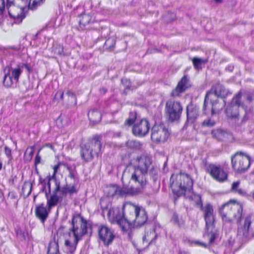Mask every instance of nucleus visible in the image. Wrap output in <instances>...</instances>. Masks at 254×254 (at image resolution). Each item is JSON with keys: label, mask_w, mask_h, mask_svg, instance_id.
I'll return each mask as SVG.
<instances>
[{"label": "nucleus", "mask_w": 254, "mask_h": 254, "mask_svg": "<svg viewBox=\"0 0 254 254\" xmlns=\"http://www.w3.org/2000/svg\"><path fill=\"white\" fill-rule=\"evenodd\" d=\"M137 166L129 165L123 172V178H130V181L138 184L141 188H144L147 184L146 176L148 174L156 180L158 174L157 168L153 165L151 156L142 155L137 158Z\"/></svg>", "instance_id": "obj_1"}, {"label": "nucleus", "mask_w": 254, "mask_h": 254, "mask_svg": "<svg viewBox=\"0 0 254 254\" xmlns=\"http://www.w3.org/2000/svg\"><path fill=\"white\" fill-rule=\"evenodd\" d=\"M123 215L126 221L125 223L130 239L132 236V226L140 227L145 224L148 219L147 213L141 206L136 205L130 202H126L123 206Z\"/></svg>", "instance_id": "obj_2"}, {"label": "nucleus", "mask_w": 254, "mask_h": 254, "mask_svg": "<svg viewBox=\"0 0 254 254\" xmlns=\"http://www.w3.org/2000/svg\"><path fill=\"white\" fill-rule=\"evenodd\" d=\"M71 224V232L74 238L73 243L68 240L65 241L66 253L70 254L74 253L78 242L87 234L88 226L87 220L79 214L73 216Z\"/></svg>", "instance_id": "obj_3"}, {"label": "nucleus", "mask_w": 254, "mask_h": 254, "mask_svg": "<svg viewBox=\"0 0 254 254\" xmlns=\"http://www.w3.org/2000/svg\"><path fill=\"white\" fill-rule=\"evenodd\" d=\"M170 183L173 193L178 196L192 190L193 181L188 174L180 172L178 174H173L170 178Z\"/></svg>", "instance_id": "obj_4"}, {"label": "nucleus", "mask_w": 254, "mask_h": 254, "mask_svg": "<svg viewBox=\"0 0 254 254\" xmlns=\"http://www.w3.org/2000/svg\"><path fill=\"white\" fill-rule=\"evenodd\" d=\"M101 139L100 136L95 135L88 142L80 145V157L84 162H90L95 156L98 157L101 154Z\"/></svg>", "instance_id": "obj_5"}, {"label": "nucleus", "mask_w": 254, "mask_h": 254, "mask_svg": "<svg viewBox=\"0 0 254 254\" xmlns=\"http://www.w3.org/2000/svg\"><path fill=\"white\" fill-rule=\"evenodd\" d=\"M242 206L232 200L225 203L219 209L223 220L229 223L235 220L239 223L242 217Z\"/></svg>", "instance_id": "obj_6"}, {"label": "nucleus", "mask_w": 254, "mask_h": 254, "mask_svg": "<svg viewBox=\"0 0 254 254\" xmlns=\"http://www.w3.org/2000/svg\"><path fill=\"white\" fill-rule=\"evenodd\" d=\"M28 4V0H7L6 7L15 23H20L25 17L24 10Z\"/></svg>", "instance_id": "obj_7"}, {"label": "nucleus", "mask_w": 254, "mask_h": 254, "mask_svg": "<svg viewBox=\"0 0 254 254\" xmlns=\"http://www.w3.org/2000/svg\"><path fill=\"white\" fill-rule=\"evenodd\" d=\"M237 237L244 242L254 237V216L249 215L245 218L243 226L238 228Z\"/></svg>", "instance_id": "obj_8"}, {"label": "nucleus", "mask_w": 254, "mask_h": 254, "mask_svg": "<svg viewBox=\"0 0 254 254\" xmlns=\"http://www.w3.org/2000/svg\"><path fill=\"white\" fill-rule=\"evenodd\" d=\"M123 175H122V182L123 187L122 188H119L116 186H113L110 190V194L112 197L116 195L123 196L125 195H134L139 193L141 191V190L144 188L136 184L139 187L136 188L132 186L129 187L125 184L124 182Z\"/></svg>", "instance_id": "obj_9"}, {"label": "nucleus", "mask_w": 254, "mask_h": 254, "mask_svg": "<svg viewBox=\"0 0 254 254\" xmlns=\"http://www.w3.org/2000/svg\"><path fill=\"white\" fill-rule=\"evenodd\" d=\"M183 107L179 101L169 100L165 105V112L169 121L174 122L178 120L182 113Z\"/></svg>", "instance_id": "obj_10"}, {"label": "nucleus", "mask_w": 254, "mask_h": 254, "mask_svg": "<svg viewBox=\"0 0 254 254\" xmlns=\"http://www.w3.org/2000/svg\"><path fill=\"white\" fill-rule=\"evenodd\" d=\"M233 168L237 172L242 173L247 170L250 166V158L243 156L241 152H237L231 157Z\"/></svg>", "instance_id": "obj_11"}, {"label": "nucleus", "mask_w": 254, "mask_h": 254, "mask_svg": "<svg viewBox=\"0 0 254 254\" xmlns=\"http://www.w3.org/2000/svg\"><path fill=\"white\" fill-rule=\"evenodd\" d=\"M151 131V139L154 142H164L169 136L168 128L163 124H155Z\"/></svg>", "instance_id": "obj_12"}, {"label": "nucleus", "mask_w": 254, "mask_h": 254, "mask_svg": "<svg viewBox=\"0 0 254 254\" xmlns=\"http://www.w3.org/2000/svg\"><path fill=\"white\" fill-rule=\"evenodd\" d=\"M242 94L238 93L232 99L230 104L227 107L225 113L228 118L236 121L238 119L239 107L242 105L241 102Z\"/></svg>", "instance_id": "obj_13"}, {"label": "nucleus", "mask_w": 254, "mask_h": 254, "mask_svg": "<svg viewBox=\"0 0 254 254\" xmlns=\"http://www.w3.org/2000/svg\"><path fill=\"white\" fill-rule=\"evenodd\" d=\"M207 170L214 180L219 182H223L227 179V174L220 166L210 164L208 166Z\"/></svg>", "instance_id": "obj_14"}, {"label": "nucleus", "mask_w": 254, "mask_h": 254, "mask_svg": "<svg viewBox=\"0 0 254 254\" xmlns=\"http://www.w3.org/2000/svg\"><path fill=\"white\" fill-rule=\"evenodd\" d=\"M149 129V121L146 119H142L133 125L132 131L134 135L143 137L148 133Z\"/></svg>", "instance_id": "obj_15"}, {"label": "nucleus", "mask_w": 254, "mask_h": 254, "mask_svg": "<svg viewBox=\"0 0 254 254\" xmlns=\"http://www.w3.org/2000/svg\"><path fill=\"white\" fill-rule=\"evenodd\" d=\"M108 216L110 221L116 222L122 229L124 231L127 230V227L125 223L126 221L124 218L123 213L121 215L120 210L118 208H110L108 212Z\"/></svg>", "instance_id": "obj_16"}, {"label": "nucleus", "mask_w": 254, "mask_h": 254, "mask_svg": "<svg viewBox=\"0 0 254 254\" xmlns=\"http://www.w3.org/2000/svg\"><path fill=\"white\" fill-rule=\"evenodd\" d=\"M99 238L106 246L110 245L115 238L113 231L106 225H102L98 229Z\"/></svg>", "instance_id": "obj_17"}, {"label": "nucleus", "mask_w": 254, "mask_h": 254, "mask_svg": "<svg viewBox=\"0 0 254 254\" xmlns=\"http://www.w3.org/2000/svg\"><path fill=\"white\" fill-rule=\"evenodd\" d=\"M190 79L188 75H185L178 82L176 88L172 91L171 95L173 97H177L184 92L190 87Z\"/></svg>", "instance_id": "obj_18"}, {"label": "nucleus", "mask_w": 254, "mask_h": 254, "mask_svg": "<svg viewBox=\"0 0 254 254\" xmlns=\"http://www.w3.org/2000/svg\"><path fill=\"white\" fill-rule=\"evenodd\" d=\"M55 188L53 191V194L50 196V198L47 200V206L49 209L56 206L59 200V197L57 193L60 190V182L58 179H53Z\"/></svg>", "instance_id": "obj_19"}, {"label": "nucleus", "mask_w": 254, "mask_h": 254, "mask_svg": "<svg viewBox=\"0 0 254 254\" xmlns=\"http://www.w3.org/2000/svg\"><path fill=\"white\" fill-rule=\"evenodd\" d=\"M199 116V108L191 103H190L187 107V122L190 124H193Z\"/></svg>", "instance_id": "obj_20"}, {"label": "nucleus", "mask_w": 254, "mask_h": 254, "mask_svg": "<svg viewBox=\"0 0 254 254\" xmlns=\"http://www.w3.org/2000/svg\"><path fill=\"white\" fill-rule=\"evenodd\" d=\"M209 92H211L210 94L214 93L216 97L223 99L228 94H231L228 89H226L223 85L219 83L213 85Z\"/></svg>", "instance_id": "obj_21"}, {"label": "nucleus", "mask_w": 254, "mask_h": 254, "mask_svg": "<svg viewBox=\"0 0 254 254\" xmlns=\"http://www.w3.org/2000/svg\"><path fill=\"white\" fill-rule=\"evenodd\" d=\"M35 215L42 223H44L47 219L49 212L44 204H41L35 207Z\"/></svg>", "instance_id": "obj_22"}, {"label": "nucleus", "mask_w": 254, "mask_h": 254, "mask_svg": "<svg viewBox=\"0 0 254 254\" xmlns=\"http://www.w3.org/2000/svg\"><path fill=\"white\" fill-rule=\"evenodd\" d=\"M79 20V24L81 29H83L84 27L95 21V18L89 14L82 13L80 16Z\"/></svg>", "instance_id": "obj_23"}, {"label": "nucleus", "mask_w": 254, "mask_h": 254, "mask_svg": "<svg viewBox=\"0 0 254 254\" xmlns=\"http://www.w3.org/2000/svg\"><path fill=\"white\" fill-rule=\"evenodd\" d=\"M77 184L73 183L69 186L67 184L62 188L60 187V190L59 191L63 195L65 196L67 194L71 195L74 193H77L78 190L76 188V186Z\"/></svg>", "instance_id": "obj_24"}, {"label": "nucleus", "mask_w": 254, "mask_h": 254, "mask_svg": "<svg viewBox=\"0 0 254 254\" xmlns=\"http://www.w3.org/2000/svg\"><path fill=\"white\" fill-rule=\"evenodd\" d=\"M5 67H8L9 69L11 77L13 78V80L15 82H17L22 72L21 66H20V64H17L15 67H12L9 65H7Z\"/></svg>", "instance_id": "obj_25"}, {"label": "nucleus", "mask_w": 254, "mask_h": 254, "mask_svg": "<svg viewBox=\"0 0 254 254\" xmlns=\"http://www.w3.org/2000/svg\"><path fill=\"white\" fill-rule=\"evenodd\" d=\"M88 117L91 123L93 124H97L101 120V114L96 109H93L89 111Z\"/></svg>", "instance_id": "obj_26"}, {"label": "nucleus", "mask_w": 254, "mask_h": 254, "mask_svg": "<svg viewBox=\"0 0 254 254\" xmlns=\"http://www.w3.org/2000/svg\"><path fill=\"white\" fill-rule=\"evenodd\" d=\"M4 76L3 80V84L4 86L9 87L13 84V78L11 77L10 70L8 67L3 69Z\"/></svg>", "instance_id": "obj_27"}, {"label": "nucleus", "mask_w": 254, "mask_h": 254, "mask_svg": "<svg viewBox=\"0 0 254 254\" xmlns=\"http://www.w3.org/2000/svg\"><path fill=\"white\" fill-rule=\"evenodd\" d=\"M211 113L212 115L215 114L217 112L221 111L224 106L226 105V102L224 100L223 104L220 105L218 103V101L216 100L211 102Z\"/></svg>", "instance_id": "obj_28"}, {"label": "nucleus", "mask_w": 254, "mask_h": 254, "mask_svg": "<svg viewBox=\"0 0 254 254\" xmlns=\"http://www.w3.org/2000/svg\"><path fill=\"white\" fill-rule=\"evenodd\" d=\"M32 184L29 182H25L22 188V193L24 197H27L31 193Z\"/></svg>", "instance_id": "obj_29"}, {"label": "nucleus", "mask_w": 254, "mask_h": 254, "mask_svg": "<svg viewBox=\"0 0 254 254\" xmlns=\"http://www.w3.org/2000/svg\"><path fill=\"white\" fill-rule=\"evenodd\" d=\"M67 170L68 171V177L73 180L74 184H77L79 182V178L77 176V173L75 170V167H71L69 166L67 167Z\"/></svg>", "instance_id": "obj_30"}, {"label": "nucleus", "mask_w": 254, "mask_h": 254, "mask_svg": "<svg viewBox=\"0 0 254 254\" xmlns=\"http://www.w3.org/2000/svg\"><path fill=\"white\" fill-rule=\"evenodd\" d=\"M59 253V245L56 241L51 242L48 249V254H58Z\"/></svg>", "instance_id": "obj_31"}, {"label": "nucleus", "mask_w": 254, "mask_h": 254, "mask_svg": "<svg viewBox=\"0 0 254 254\" xmlns=\"http://www.w3.org/2000/svg\"><path fill=\"white\" fill-rule=\"evenodd\" d=\"M205 221V228L206 230L208 231L209 229H214V215L210 216L204 217Z\"/></svg>", "instance_id": "obj_32"}, {"label": "nucleus", "mask_w": 254, "mask_h": 254, "mask_svg": "<svg viewBox=\"0 0 254 254\" xmlns=\"http://www.w3.org/2000/svg\"><path fill=\"white\" fill-rule=\"evenodd\" d=\"M137 119V113L135 111H131L129 112V117L126 120L125 125L130 126L133 125Z\"/></svg>", "instance_id": "obj_33"}, {"label": "nucleus", "mask_w": 254, "mask_h": 254, "mask_svg": "<svg viewBox=\"0 0 254 254\" xmlns=\"http://www.w3.org/2000/svg\"><path fill=\"white\" fill-rule=\"evenodd\" d=\"M157 238V235L155 233V230H152L149 234H145L143 237V241L149 242V244L152 243Z\"/></svg>", "instance_id": "obj_34"}, {"label": "nucleus", "mask_w": 254, "mask_h": 254, "mask_svg": "<svg viewBox=\"0 0 254 254\" xmlns=\"http://www.w3.org/2000/svg\"><path fill=\"white\" fill-rule=\"evenodd\" d=\"M217 236V234L215 231L213 229H209L208 231L206 230V232L205 234V236L207 237L209 239V243L210 244H212L216 239Z\"/></svg>", "instance_id": "obj_35"}, {"label": "nucleus", "mask_w": 254, "mask_h": 254, "mask_svg": "<svg viewBox=\"0 0 254 254\" xmlns=\"http://www.w3.org/2000/svg\"><path fill=\"white\" fill-rule=\"evenodd\" d=\"M127 147L131 149H139L141 144L138 141L134 140H129L126 143Z\"/></svg>", "instance_id": "obj_36"}, {"label": "nucleus", "mask_w": 254, "mask_h": 254, "mask_svg": "<svg viewBox=\"0 0 254 254\" xmlns=\"http://www.w3.org/2000/svg\"><path fill=\"white\" fill-rule=\"evenodd\" d=\"M202 210L204 212V217L214 215L213 207L210 204H206Z\"/></svg>", "instance_id": "obj_37"}, {"label": "nucleus", "mask_w": 254, "mask_h": 254, "mask_svg": "<svg viewBox=\"0 0 254 254\" xmlns=\"http://www.w3.org/2000/svg\"><path fill=\"white\" fill-rule=\"evenodd\" d=\"M171 221L174 223L178 225L179 226H181L184 224V221L182 218L180 219L178 215L176 213H174L173 214Z\"/></svg>", "instance_id": "obj_38"}, {"label": "nucleus", "mask_w": 254, "mask_h": 254, "mask_svg": "<svg viewBox=\"0 0 254 254\" xmlns=\"http://www.w3.org/2000/svg\"><path fill=\"white\" fill-rule=\"evenodd\" d=\"M115 40L113 38H109L104 43V47L107 49H112L115 45Z\"/></svg>", "instance_id": "obj_39"}, {"label": "nucleus", "mask_w": 254, "mask_h": 254, "mask_svg": "<svg viewBox=\"0 0 254 254\" xmlns=\"http://www.w3.org/2000/svg\"><path fill=\"white\" fill-rule=\"evenodd\" d=\"M192 61L195 68H198L202 63H205L207 62L197 57L193 58Z\"/></svg>", "instance_id": "obj_40"}, {"label": "nucleus", "mask_w": 254, "mask_h": 254, "mask_svg": "<svg viewBox=\"0 0 254 254\" xmlns=\"http://www.w3.org/2000/svg\"><path fill=\"white\" fill-rule=\"evenodd\" d=\"M53 52L55 54L58 55L61 57L64 55L63 47L61 46H58L54 48Z\"/></svg>", "instance_id": "obj_41"}, {"label": "nucleus", "mask_w": 254, "mask_h": 254, "mask_svg": "<svg viewBox=\"0 0 254 254\" xmlns=\"http://www.w3.org/2000/svg\"><path fill=\"white\" fill-rule=\"evenodd\" d=\"M215 125V122L214 120L211 119L205 120L202 123V126L206 127H212L214 126Z\"/></svg>", "instance_id": "obj_42"}, {"label": "nucleus", "mask_w": 254, "mask_h": 254, "mask_svg": "<svg viewBox=\"0 0 254 254\" xmlns=\"http://www.w3.org/2000/svg\"><path fill=\"white\" fill-rule=\"evenodd\" d=\"M248 117L247 114L246 113H245V115L240 120L238 118V119H236V121L235 122L238 126H240L244 124L248 120Z\"/></svg>", "instance_id": "obj_43"}, {"label": "nucleus", "mask_w": 254, "mask_h": 254, "mask_svg": "<svg viewBox=\"0 0 254 254\" xmlns=\"http://www.w3.org/2000/svg\"><path fill=\"white\" fill-rule=\"evenodd\" d=\"M210 92H208L206 93L205 97L204 103H203V112L204 114H207V101L208 99V96H209V95H210Z\"/></svg>", "instance_id": "obj_44"}, {"label": "nucleus", "mask_w": 254, "mask_h": 254, "mask_svg": "<svg viewBox=\"0 0 254 254\" xmlns=\"http://www.w3.org/2000/svg\"><path fill=\"white\" fill-rule=\"evenodd\" d=\"M225 132L221 129H217L215 131H212L211 133L218 139H220V136L223 135Z\"/></svg>", "instance_id": "obj_45"}, {"label": "nucleus", "mask_w": 254, "mask_h": 254, "mask_svg": "<svg viewBox=\"0 0 254 254\" xmlns=\"http://www.w3.org/2000/svg\"><path fill=\"white\" fill-rule=\"evenodd\" d=\"M66 94L69 97H70L71 98V99L73 100V101L74 102V104H76V96H75V95L74 94V93L73 92H72V91H70V90H68L66 92Z\"/></svg>", "instance_id": "obj_46"}, {"label": "nucleus", "mask_w": 254, "mask_h": 254, "mask_svg": "<svg viewBox=\"0 0 254 254\" xmlns=\"http://www.w3.org/2000/svg\"><path fill=\"white\" fill-rule=\"evenodd\" d=\"M240 184V181H236L233 183L232 185V188L231 190L232 191L236 192L237 190H238L239 189V186Z\"/></svg>", "instance_id": "obj_47"}, {"label": "nucleus", "mask_w": 254, "mask_h": 254, "mask_svg": "<svg viewBox=\"0 0 254 254\" xmlns=\"http://www.w3.org/2000/svg\"><path fill=\"white\" fill-rule=\"evenodd\" d=\"M4 153L7 158H8L9 159H11V158H12L11 150L10 148L5 146L4 147Z\"/></svg>", "instance_id": "obj_48"}, {"label": "nucleus", "mask_w": 254, "mask_h": 254, "mask_svg": "<svg viewBox=\"0 0 254 254\" xmlns=\"http://www.w3.org/2000/svg\"><path fill=\"white\" fill-rule=\"evenodd\" d=\"M54 178L55 179H57V178L55 176H52L49 178L48 182L47 183V187L48 188L49 193H51V183H53L54 184V181L53 180Z\"/></svg>", "instance_id": "obj_49"}, {"label": "nucleus", "mask_w": 254, "mask_h": 254, "mask_svg": "<svg viewBox=\"0 0 254 254\" xmlns=\"http://www.w3.org/2000/svg\"><path fill=\"white\" fill-rule=\"evenodd\" d=\"M236 193H238L242 196H251L250 194H247L246 192L242 189H239L238 190H237Z\"/></svg>", "instance_id": "obj_50"}, {"label": "nucleus", "mask_w": 254, "mask_h": 254, "mask_svg": "<svg viewBox=\"0 0 254 254\" xmlns=\"http://www.w3.org/2000/svg\"><path fill=\"white\" fill-rule=\"evenodd\" d=\"M34 149L33 148L31 147L30 148V150L29 151H28L27 150L26 153L27 154V155L28 157V160H30L34 154Z\"/></svg>", "instance_id": "obj_51"}, {"label": "nucleus", "mask_w": 254, "mask_h": 254, "mask_svg": "<svg viewBox=\"0 0 254 254\" xmlns=\"http://www.w3.org/2000/svg\"><path fill=\"white\" fill-rule=\"evenodd\" d=\"M45 0H33L32 6L35 7L41 5Z\"/></svg>", "instance_id": "obj_52"}, {"label": "nucleus", "mask_w": 254, "mask_h": 254, "mask_svg": "<svg viewBox=\"0 0 254 254\" xmlns=\"http://www.w3.org/2000/svg\"><path fill=\"white\" fill-rule=\"evenodd\" d=\"M5 8L4 0H0V15L2 14Z\"/></svg>", "instance_id": "obj_53"}, {"label": "nucleus", "mask_w": 254, "mask_h": 254, "mask_svg": "<svg viewBox=\"0 0 254 254\" xmlns=\"http://www.w3.org/2000/svg\"><path fill=\"white\" fill-rule=\"evenodd\" d=\"M20 64V66H21V69L24 67L27 69V70L28 71V72L30 73L31 71V69L28 64L22 63V64Z\"/></svg>", "instance_id": "obj_54"}, {"label": "nucleus", "mask_w": 254, "mask_h": 254, "mask_svg": "<svg viewBox=\"0 0 254 254\" xmlns=\"http://www.w3.org/2000/svg\"><path fill=\"white\" fill-rule=\"evenodd\" d=\"M57 125L60 127H63L64 124H63V119L61 116H59L56 121Z\"/></svg>", "instance_id": "obj_55"}, {"label": "nucleus", "mask_w": 254, "mask_h": 254, "mask_svg": "<svg viewBox=\"0 0 254 254\" xmlns=\"http://www.w3.org/2000/svg\"><path fill=\"white\" fill-rule=\"evenodd\" d=\"M17 196V194L15 192L11 191L8 193V197L11 199H16Z\"/></svg>", "instance_id": "obj_56"}, {"label": "nucleus", "mask_w": 254, "mask_h": 254, "mask_svg": "<svg viewBox=\"0 0 254 254\" xmlns=\"http://www.w3.org/2000/svg\"><path fill=\"white\" fill-rule=\"evenodd\" d=\"M41 161V157L39 156V154L38 153L35 159V165L36 166L38 164L40 163Z\"/></svg>", "instance_id": "obj_57"}, {"label": "nucleus", "mask_w": 254, "mask_h": 254, "mask_svg": "<svg viewBox=\"0 0 254 254\" xmlns=\"http://www.w3.org/2000/svg\"><path fill=\"white\" fill-rule=\"evenodd\" d=\"M121 81H122V83L123 84L126 85L127 87H128L129 86V81L128 79H126V78L122 79Z\"/></svg>", "instance_id": "obj_58"}, {"label": "nucleus", "mask_w": 254, "mask_h": 254, "mask_svg": "<svg viewBox=\"0 0 254 254\" xmlns=\"http://www.w3.org/2000/svg\"><path fill=\"white\" fill-rule=\"evenodd\" d=\"M99 92L101 94H105L107 92V89L105 87H102L99 89Z\"/></svg>", "instance_id": "obj_59"}, {"label": "nucleus", "mask_w": 254, "mask_h": 254, "mask_svg": "<svg viewBox=\"0 0 254 254\" xmlns=\"http://www.w3.org/2000/svg\"><path fill=\"white\" fill-rule=\"evenodd\" d=\"M43 147H47L48 148H51L52 150H53V151H54V146H53V145L51 143H46L45 144Z\"/></svg>", "instance_id": "obj_60"}, {"label": "nucleus", "mask_w": 254, "mask_h": 254, "mask_svg": "<svg viewBox=\"0 0 254 254\" xmlns=\"http://www.w3.org/2000/svg\"><path fill=\"white\" fill-rule=\"evenodd\" d=\"M42 191H43V192H45V196H46V198L47 200H48V199H49V198H50V197H49V194H50V193H49V191H47V190H45V188H44V189H43Z\"/></svg>", "instance_id": "obj_61"}, {"label": "nucleus", "mask_w": 254, "mask_h": 254, "mask_svg": "<svg viewBox=\"0 0 254 254\" xmlns=\"http://www.w3.org/2000/svg\"><path fill=\"white\" fill-rule=\"evenodd\" d=\"M59 168V165H55L54 166V174H53V176L55 177L56 173Z\"/></svg>", "instance_id": "obj_62"}, {"label": "nucleus", "mask_w": 254, "mask_h": 254, "mask_svg": "<svg viewBox=\"0 0 254 254\" xmlns=\"http://www.w3.org/2000/svg\"><path fill=\"white\" fill-rule=\"evenodd\" d=\"M3 199V193L1 190L0 189V201Z\"/></svg>", "instance_id": "obj_63"}, {"label": "nucleus", "mask_w": 254, "mask_h": 254, "mask_svg": "<svg viewBox=\"0 0 254 254\" xmlns=\"http://www.w3.org/2000/svg\"><path fill=\"white\" fill-rule=\"evenodd\" d=\"M226 69L229 70L230 71H232L233 69V67H226Z\"/></svg>", "instance_id": "obj_64"}]
</instances>
